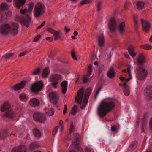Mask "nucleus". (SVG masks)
Returning <instances> with one entry per match:
<instances>
[{
  "label": "nucleus",
  "instance_id": "obj_54",
  "mask_svg": "<svg viewBox=\"0 0 152 152\" xmlns=\"http://www.w3.org/2000/svg\"><path fill=\"white\" fill-rule=\"evenodd\" d=\"M41 37V36L40 35H38L34 38V42H37L39 40Z\"/></svg>",
  "mask_w": 152,
  "mask_h": 152
},
{
  "label": "nucleus",
  "instance_id": "obj_55",
  "mask_svg": "<svg viewBox=\"0 0 152 152\" xmlns=\"http://www.w3.org/2000/svg\"><path fill=\"white\" fill-rule=\"evenodd\" d=\"M12 15V13L11 12H8L5 15L6 16L5 18L6 19H8L9 17L11 16Z\"/></svg>",
  "mask_w": 152,
  "mask_h": 152
},
{
  "label": "nucleus",
  "instance_id": "obj_57",
  "mask_svg": "<svg viewBox=\"0 0 152 152\" xmlns=\"http://www.w3.org/2000/svg\"><path fill=\"white\" fill-rule=\"evenodd\" d=\"M27 11V9H25L24 10L21 9L20 10V12L22 14H23L26 13Z\"/></svg>",
  "mask_w": 152,
  "mask_h": 152
},
{
  "label": "nucleus",
  "instance_id": "obj_59",
  "mask_svg": "<svg viewBox=\"0 0 152 152\" xmlns=\"http://www.w3.org/2000/svg\"><path fill=\"white\" fill-rule=\"evenodd\" d=\"M96 57L95 54H93L91 56L90 58L91 61H93L95 60V58Z\"/></svg>",
  "mask_w": 152,
  "mask_h": 152
},
{
  "label": "nucleus",
  "instance_id": "obj_7",
  "mask_svg": "<svg viewBox=\"0 0 152 152\" xmlns=\"http://www.w3.org/2000/svg\"><path fill=\"white\" fill-rule=\"evenodd\" d=\"M16 20L20 22L22 25L28 27L29 26L31 18L27 16L26 18H23L18 16L16 17Z\"/></svg>",
  "mask_w": 152,
  "mask_h": 152
},
{
  "label": "nucleus",
  "instance_id": "obj_11",
  "mask_svg": "<svg viewBox=\"0 0 152 152\" xmlns=\"http://www.w3.org/2000/svg\"><path fill=\"white\" fill-rule=\"evenodd\" d=\"M49 97L50 100L53 103L56 104L58 100V94L55 92L52 91L49 95Z\"/></svg>",
  "mask_w": 152,
  "mask_h": 152
},
{
  "label": "nucleus",
  "instance_id": "obj_1",
  "mask_svg": "<svg viewBox=\"0 0 152 152\" xmlns=\"http://www.w3.org/2000/svg\"><path fill=\"white\" fill-rule=\"evenodd\" d=\"M84 91L85 89L83 87L79 90L75 98L76 102L80 104V108L82 110L85 109L87 104L92 89L91 88H88L85 93Z\"/></svg>",
  "mask_w": 152,
  "mask_h": 152
},
{
  "label": "nucleus",
  "instance_id": "obj_51",
  "mask_svg": "<svg viewBox=\"0 0 152 152\" xmlns=\"http://www.w3.org/2000/svg\"><path fill=\"white\" fill-rule=\"evenodd\" d=\"M90 3L89 0H82L80 2V4H88Z\"/></svg>",
  "mask_w": 152,
  "mask_h": 152
},
{
  "label": "nucleus",
  "instance_id": "obj_23",
  "mask_svg": "<svg viewBox=\"0 0 152 152\" xmlns=\"http://www.w3.org/2000/svg\"><path fill=\"white\" fill-rule=\"evenodd\" d=\"M126 27L125 22H121L118 26V29L119 32L121 34H123L124 31Z\"/></svg>",
  "mask_w": 152,
  "mask_h": 152
},
{
  "label": "nucleus",
  "instance_id": "obj_4",
  "mask_svg": "<svg viewBox=\"0 0 152 152\" xmlns=\"http://www.w3.org/2000/svg\"><path fill=\"white\" fill-rule=\"evenodd\" d=\"M45 11V7L43 4L38 2L35 5L34 9V15L36 18L43 16Z\"/></svg>",
  "mask_w": 152,
  "mask_h": 152
},
{
  "label": "nucleus",
  "instance_id": "obj_52",
  "mask_svg": "<svg viewBox=\"0 0 152 152\" xmlns=\"http://www.w3.org/2000/svg\"><path fill=\"white\" fill-rule=\"evenodd\" d=\"M12 152H21L19 151V146L14 147L12 150Z\"/></svg>",
  "mask_w": 152,
  "mask_h": 152
},
{
  "label": "nucleus",
  "instance_id": "obj_42",
  "mask_svg": "<svg viewBox=\"0 0 152 152\" xmlns=\"http://www.w3.org/2000/svg\"><path fill=\"white\" fill-rule=\"evenodd\" d=\"M19 151L21 152H27V150L24 146H19Z\"/></svg>",
  "mask_w": 152,
  "mask_h": 152
},
{
  "label": "nucleus",
  "instance_id": "obj_44",
  "mask_svg": "<svg viewBox=\"0 0 152 152\" xmlns=\"http://www.w3.org/2000/svg\"><path fill=\"white\" fill-rule=\"evenodd\" d=\"M131 5V3L128 1L126 2V3L124 5V9L126 10H128L129 9L130 6Z\"/></svg>",
  "mask_w": 152,
  "mask_h": 152
},
{
  "label": "nucleus",
  "instance_id": "obj_24",
  "mask_svg": "<svg viewBox=\"0 0 152 152\" xmlns=\"http://www.w3.org/2000/svg\"><path fill=\"white\" fill-rule=\"evenodd\" d=\"M128 50L129 54L134 60L135 59L134 58V57L137 55V52L135 51L134 48L132 47H130L128 49Z\"/></svg>",
  "mask_w": 152,
  "mask_h": 152
},
{
  "label": "nucleus",
  "instance_id": "obj_43",
  "mask_svg": "<svg viewBox=\"0 0 152 152\" xmlns=\"http://www.w3.org/2000/svg\"><path fill=\"white\" fill-rule=\"evenodd\" d=\"M54 111L52 109H48L46 112L47 115L49 116H52L54 114Z\"/></svg>",
  "mask_w": 152,
  "mask_h": 152
},
{
  "label": "nucleus",
  "instance_id": "obj_26",
  "mask_svg": "<svg viewBox=\"0 0 152 152\" xmlns=\"http://www.w3.org/2000/svg\"><path fill=\"white\" fill-rule=\"evenodd\" d=\"M124 88L123 91L124 94L126 96H128L129 95L130 92L129 91V87L128 86L126 83H124L123 85Z\"/></svg>",
  "mask_w": 152,
  "mask_h": 152
},
{
  "label": "nucleus",
  "instance_id": "obj_6",
  "mask_svg": "<svg viewBox=\"0 0 152 152\" xmlns=\"http://www.w3.org/2000/svg\"><path fill=\"white\" fill-rule=\"evenodd\" d=\"M44 86L42 81H37L34 83L31 86V90L35 93L40 91L44 87Z\"/></svg>",
  "mask_w": 152,
  "mask_h": 152
},
{
  "label": "nucleus",
  "instance_id": "obj_8",
  "mask_svg": "<svg viewBox=\"0 0 152 152\" xmlns=\"http://www.w3.org/2000/svg\"><path fill=\"white\" fill-rule=\"evenodd\" d=\"M133 62L135 64L138 65L147 63L148 61L145 58L144 54L140 53L137 56V58L134 60Z\"/></svg>",
  "mask_w": 152,
  "mask_h": 152
},
{
  "label": "nucleus",
  "instance_id": "obj_45",
  "mask_svg": "<svg viewBox=\"0 0 152 152\" xmlns=\"http://www.w3.org/2000/svg\"><path fill=\"white\" fill-rule=\"evenodd\" d=\"M71 55L72 58L75 60H77L75 51L74 50H72L71 51Z\"/></svg>",
  "mask_w": 152,
  "mask_h": 152
},
{
  "label": "nucleus",
  "instance_id": "obj_20",
  "mask_svg": "<svg viewBox=\"0 0 152 152\" xmlns=\"http://www.w3.org/2000/svg\"><path fill=\"white\" fill-rule=\"evenodd\" d=\"M29 104L32 107L38 106L40 104V102L37 98H32L30 100Z\"/></svg>",
  "mask_w": 152,
  "mask_h": 152
},
{
  "label": "nucleus",
  "instance_id": "obj_41",
  "mask_svg": "<svg viewBox=\"0 0 152 152\" xmlns=\"http://www.w3.org/2000/svg\"><path fill=\"white\" fill-rule=\"evenodd\" d=\"M77 106L76 105H75L72 107L71 112V114L73 115H75L77 112Z\"/></svg>",
  "mask_w": 152,
  "mask_h": 152
},
{
  "label": "nucleus",
  "instance_id": "obj_34",
  "mask_svg": "<svg viewBox=\"0 0 152 152\" xmlns=\"http://www.w3.org/2000/svg\"><path fill=\"white\" fill-rule=\"evenodd\" d=\"M34 6V4L33 2H31L28 4L27 10L30 14L32 13Z\"/></svg>",
  "mask_w": 152,
  "mask_h": 152
},
{
  "label": "nucleus",
  "instance_id": "obj_39",
  "mask_svg": "<svg viewBox=\"0 0 152 152\" xmlns=\"http://www.w3.org/2000/svg\"><path fill=\"white\" fill-rule=\"evenodd\" d=\"M38 146L37 142H34L30 144L29 146V149L30 150H31L35 148Z\"/></svg>",
  "mask_w": 152,
  "mask_h": 152
},
{
  "label": "nucleus",
  "instance_id": "obj_3",
  "mask_svg": "<svg viewBox=\"0 0 152 152\" xmlns=\"http://www.w3.org/2000/svg\"><path fill=\"white\" fill-rule=\"evenodd\" d=\"M18 24L15 22L3 25L0 27V33L3 34L10 33L15 35L18 33Z\"/></svg>",
  "mask_w": 152,
  "mask_h": 152
},
{
  "label": "nucleus",
  "instance_id": "obj_61",
  "mask_svg": "<svg viewBox=\"0 0 152 152\" xmlns=\"http://www.w3.org/2000/svg\"><path fill=\"white\" fill-rule=\"evenodd\" d=\"M149 125L150 129L152 131V118L149 121Z\"/></svg>",
  "mask_w": 152,
  "mask_h": 152
},
{
  "label": "nucleus",
  "instance_id": "obj_2",
  "mask_svg": "<svg viewBox=\"0 0 152 152\" xmlns=\"http://www.w3.org/2000/svg\"><path fill=\"white\" fill-rule=\"evenodd\" d=\"M115 106L113 101H105L99 105L98 108L97 113L100 117L106 116L107 113L111 111Z\"/></svg>",
  "mask_w": 152,
  "mask_h": 152
},
{
  "label": "nucleus",
  "instance_id": "obj_56",
  "mask_svg": "<svg viewBox=\"0 0 152 152\" xmlns=\"http://www.w3.org/2000/svg\"><path fill=\"white\" fill-rule=\"evenodd\" d=\"M66 34L68 33L70 31V29L67 28L66 26H64V28Z\"/></svg>",
  "mask_w": 152,
  "mask_h": 152
},
{
  "label": "nucleus",
  "instance_id": "obj_46",
  "mask_svg": "<svg viewBox=\"0 0 152 152\" xmlns=\"http://www.w3.org/2000/svg\"><path fill=\"white\" fill-rule=\"evenodd\" d=\"M8 5L5 3H2L0 6V10H3L8 8Z\"/></svg>",
  "mask_w": 152,
  "mask_h": 152
},
{
  "label": "nucleus",
  "instance_id": "obj_10",
  "mask_svg": "<svg viewBox=\"0 0 152 152\" xmlns=\"http://www.w3.org/2000/svg\"><path fill=\"white\" fill-rule=\"evenodd\" d=\"M108 26L109 30L111 31H114L116 28V23L114 17L111 18L109 20Z\"/></svg>",
  "mask_w": 152,
  "mask_h": 152
},
{
  "label": "nucleus",
  "instance_id": "obj_28",
  "mask_svg": "<svg viewBox=\"0 0 152 152\" xmlns=\"http://www.w3.org/2000/svg\"><path fill=\"white\" fill-rule=\"evenodd\" d=\"M145 5V3L143 1H138L136 4V7L137 9L140 10L142 9Z\"/></svg>",
  "mask_w": 152,
  "mask_h": 152
},
{
  "label": "nucleus",
  "instance_id": "obj_12",
  "mask_svg": "<svg viewBox=\"0 0 152 152\" xmlns=\"http://www.w3.org/2000/svg\"><path fill=\"white\" fill-rule=\"evenodd\" d=\"M17 113L18 112L16 110H12L11 109L5 113L3 116L8 118L12 119L15 117V114Z\"/></svg>",
  "mask_w": 152,
  "mask_h": 152
},
{
  "label": "nucleus",
  "instance_id": "obj_38",
  "mask_svg": "<svg viewBox=\"0 0 152 152\" xmlns=\"http://www.w3.org/2000/svg\"><path fill=\"white\" fill-rule=\"evenodd\" d=\"M8 135V134L6 132H1L0 133V138L1 139H3Z\"/></svg>",
  "mask_w": 152,
  "mask_h": 152
},
{
  "label": "nucleus",
  "instance_id": "obj_60",
  "mask_svg": "<svg viewBox=\"0 0 152 152\" xmlns=\"http://www.w3.org/2000/svg\"><path fill=\"white\" fill-rule=\"evenodd\" d=\"M85 149L86 152H93L88 146L86 147Z\"/></svg>",
  "mask_w": 152,
  "mask_h": 152
},
{
  "label": "nucleus",
  "instance_id": "obj_64",
  "mask_svg": "<svg viewBox=\"0 0 152 152\" xmlns=\"http://www.w3.org/2000/svg\"><path fill=\"white\" fill-rule=\"evenodd\" d=\"M26 52H23L21 53L19 55V56L20 57H22L24 55H25L26 54Z\"/></svg>",
  "mask_w": 152,
  "mask_h": 152
},
{
  "label": "nucleus",
  "instance_id": "obj_49",
  "mask_svg": "<svg viewBox=\"0 0 152 152\" xmlns=\"http://www.w3.org/2000/svg\"><path fill=\"white\" fill-rule=\"evenodd\" d=\"M53 82H52L51 83V85H52V86L55 88H57V85L59 83L58 81H54Z\"/></svg>",
  "mask_w": 152,
  "mask_h": 152
},
{
  "label": "nucleus",
  "instance_id": "obj_16",
  "mask_svg": "<svg viewBox=\"0 0 152 152\" xmlns=\"http://www.w3.org/2000/svg\"><path fill=\"white\" fill-rule=\"evenodd\" d=\"M141 22L143 30L145 31H148L151 27L150 23L148 21L144 20H141Z\"/></svg>",
  "mask_w": 152,
  "mask_h": 152
},
{
  "label": "nucleus",
  "instance_id": "obj_40",
  "mask_svg": "<svg viewBox=\"0 0 152 152\" xmlns=\"http://www.w3.org/2000/svg\"><path fill=\"white\" fill-rule=\"evenodd\" d=\"M15 53H7L4 55L5 57L7 59H10L13 57Z\"/></svg>",
  "mask_w": 152,
  "mask_h": 152
},
{
  "label": "nucleus",
  "instance_id": "obj_9",
  "mask_svg": "<svg viewBox=\"0 0 152 152\" xmlns=\"http://www.w3.org/2000/svg\"><path fill=\"white\" fill-rule=\"evenodd\" d=\"M34 120L41 122H44L46 120V117L45 115L40 113H35L33 116Z\"/></svg>",
  "mask_w": 152,
  "mask_h": 152
},
{
  "label": "nucleus",
  "instance_id": "obj_50",
  "mask_svg": "<svg viewBox=\"0 0 152 152\" xmlns=\"http://www.w3.org/2000/svg\"><path fill=\"white\" fill-rule=\"evenodd\" d=\"M59 127L58 126H57L56 127V128L53 129V132L52 134L53 136H55L57 134L58 130V129Z\"/></svg>",
  "mask_w": 152,
  "mask_h": 152
},
{
  "label": "nucleus",
  "instance_id": "obj_62",
  "mask_svg": "<svg viewBox=\"0 0 152 152\" xmlns=\"http://www.w3.org/2000/svg\"><path fill=\"white\" fill-rule=\"evenodd\" d=\"M148 116V114L147 113H145L143 118L142 121H146L147 119Z\"/></svg>",
  "mask_w": 152,
  "mask_h": 152
},
{
  "label": "nucleus",
  "instance_id": "obj_47",
  "mask_svg": "<svg viewBox=\"0 0 152 152\" xmlns=\"http://www.w3.org/2000/svg\"><path fill=\"white\" fill-rule=\"evenodd\" d=\"M92 68L91 64H90L87 69V72L89 75H90L92 72Z\"/></svg>",
  "mask_w": 152,
  "mask_h": 152
},
{
  "label": "nucleus",
  "instance_id": "obj_22",
  "mask_svg": "<svg viewBox=\"0 0 152 152\" xmlns=\"http://www.w3.org/2000/svg\"><path fill=\"white\" fill-rule=\"evenodd\" d=\"M61 91L63 94H65L67 90V82L64 81L62 82L61 84Z\"/></svg>",
  "mask_w": 152,
  "mask_h": 152
},
{
  "label": "nucleus",
  "instance_id": "obj_63",
  "mask_svg": "<svg viewBox=\"0 0 152 152\" xmlns=\"http://www.w3.org/2000/svg\"><path fill=\"white\" fill-rule=\"evenodd\" d=\"M45 21H44L41 25L37 27V29H38L41 28L43 26L45 25Z\"/></svg>",
  "mask_w": 152,
  "mask_h": 152
},
{
  "label": "nucleus",
  "instance_id": "obj_13",
  "mask_svg": "<svg viewBox=\"0 0 152 152\" xmlns=\"http://www.w3.org/2000/svg\"><path fill=\"white\" fill-rule=\"evenodd\" d=\"M27 81H23L21 82L20 83L15 85L10 88V89L14 91H18L23 88L26 84Z\"/></svg>",
  "mask_w": 152,
  "mask_h": 152
},
{
  "label": "nucleus",
  "instance_id": "obj_15",
  "mask_svg": "<svg viewBox=\"0 0 152 152\" xmlns=\"http://www.w3.org/2000/svg\"><path fill=\"white\" fill-rule=\"evenodd\" d=\"M144 93L145 95L147 97H152V86L151 85L147 86L144 90Z\"/></svg>",
  "mask_w": 152,
  "mask_h": 152
},
{
  "label": "nucleus",
  "instance_id": "obj_19",
  "mask_svg": "<svg viewBox=\"0 0 152 152\" xmlns=\"http://www.w3.org/2000/svg\"><path fill=\"white\" fill-rule=\"evenodd\" d=\"M97 42L100 46H104V35L103 34L99 35L97 39Z\"/></svg>",
  "mask_w": 152,
  "mask_h": 152
},
{
  "label": "nucleus",
  "instance_id": "obj_35",
  "mask_svg": "<svg viewBox=\"0 0 152 152\" xmlns=\"http://www.w3.org/2000/svg\"><path fill=\"white\" fill-rule=\"evenodd\" d=\"M33 132L34 135L37 137L39 138L41 136V132L37 128H35L33 130Z\"/></svg>",
  "mask_w": 152,
  "mask_h": 152
},
{
  "label": "nucleus",
  "instance_id": "obj_17",
  "mask_svg": "<svg viewBox=\"0 0 152 152\" xmlns=\"http://www.w3.org/2000/svg\"><path fill=\"white\" fill-rule=\"evenodd\" d=\"M62 77L60 75L58 74H52L49 78L50 82L58 81L62 80Z\"/></svg>",
  "mask_w": 152,
  "mask_h": 152
},
{
  "label": "nucleus",
  "instance_id": "obj_30",
  "mask_svg": "<svg viewBox=\"0 0 152 152\" xmlns=\"http://www.w3.org/2000/svg\"><path fill=\"white\" fill-rule=\"evenodd\" d=\"M132 68V67L131 66L129 65L128 66L127 68V72L128 73V75L129 77V78H127L126 80H125L126 81L128 82L129 81L130 79H131L132 78V77L131 74V70Z\"/></svg>",
  "mask_w": 152,
  "mask_h": 152
},
{
  "label": "nucleus",
  "instance_id": "obj_25",
  "mask_svg": "<svg viewBox=\"0 0 152 152\" xmlns=\"http://www.w3.org/2000/svg\"><path fill=\"white\" fill-rule=\"evenodd\" d=\"M50 72L49 68L48 67H45L42 71V78H46Z\"/></svg>",
  "mask_w": 152,
  "mask_h": 152
},
{
  "label": "nucleus",
  "instance_id": "obj_36",
  "mask_svg": "<svg viewBox=\"0 0 152 152\" xmlns=\"http://www.w3.org/2000/svg\"><path fill=\"white\" fill-rule=\"evenodd\" d=\"M96 10L97 12H100L101 10L102 3L100 1H98L96 4Z\"/></svg>",
  "mask_w": 152,
  "mask_h": 152
},
{
  "label": "nucleus",
  "instance_id": "obj_5",
  "mask_svg": "<svg viewBox=\"0 0 152 152\" xmlns=\"http://www.w3.org/2000/svg\"><path fill=\"white\" fill-rule=\"evenodd\" d=\"M148 71L145 68L139 67L136 69V75L137 78L139 80H144L148 75Z\"/></svg>",
  "mask_w": 152,
  "mask_h": 152
},
{
  "label": "nucleus",
  "instance_id": "obj_53",
  "mask_svg": "<svg viewBox=\"0 0 152 152\" xmlns=\"http://www.w3.org/2000/svg\"><path fill=\"white\" fill-rule=\"evenodd\" d=\"M101 89H102V88L101 87H100L99 88V89L96 91V95H95V99L98 96V95L99 94Z\"/></svg>",
  "mask_w": 152,
  "mask_h": 152
},
{
  "label": "nucleus",
  "instance_id": "obj_31",
  "mask_svg": "<svg viewBox=\"0 0 152 152\" xmlns=\"http://www.w3.org/2000/svg\"><path fill=\"white\" fill-rule=\"evenodd\" d=\"M61 34V33L60 31H55L53 34L54 35V37L55 38L54 40L56 41L60 39V35Z\"/></svg>",
  "mask_w": 152,
  "mask_h": 152
},
{
  "label": "nucleus",
  "instance_id": "obj_37",
  "mask_svg": "<svg viewBox=\"0 0 152 152\" xmlns=\"http://www.w3.org/2000/svg\"><path fill=\"white\" fill-rule=\"evenodd\" d=\"M89 75L86 74L83 76V83H86L88 82L89 80Z\"/></svg>",
  "mask_w": 152,
  "mask_h": 152
},
{
  "label": "nucleus",
  "instance_id": "obj_58",
  "mask_svg": "<svg viewBox=\"0 0 152 152\" xmlns=\"http://www.w3.org/2000/svg\"><path fill=\"white\" fill-rule=\"evenodd\" d=\"M67 110V108L66 104L64 105V107L63 110V113L64 115H65L66 113Z\"/></svg>",
  "mask_w": 152,
  "mask_h": 152
},
{
  "label": "nucleus",
  "instance_id": "obj_33",
  "mask_svg": "<svg viewBox=\"0 0 152 152\" xmlns=\"http://www.w3.org/2000/svg\"><path fill=\"white\" fill-rule=\"evenodd\" d=\"M40 73V69L39 67H37L34 69L31 72L32 75L35 76L38 75Z\"/></svg>",
  "mask_w": 152,
  "mask_h": 152
},
{
  "label": "nucleus",
  "instance_id": "obj_48",
  "mask_svg": "<svg viewBox=\"0 0 152 152\" xmlns=\"http://www.w3.org/2000/svg\"><path fill=\"white\" fill-rule=\"evenodd\" d=\"M46 31L48 32L53 34L56 30L52 28L48 27L46 28Z\"/></svg>",
  "mask_w": 152,
  "mask_h": 152
},
{
  "label": "nucleus",
  "instance_id": "obj_32",
  "mask_svg": "<svg viewBox=\"0 0 152 152\" xmlns=\"http://www.w3.org/2000/svg\"><path fill=\"white\" fill-rule=\"evenodd\" d=\"M140 47L141 48H143L148 50L152 49V46L148 44L140 45Z\"/></svg>",
  "mask_w": 152,
  "mask_h": 152
},
{
  "label": "nucleus",
  "instance_id": "obj_29",
  "mask_svg": "<svg viewBox=\"0 0 152 152\" xmlns=\"http://www.w3.org/2000/svg\"><path fill=\"white\" fill-rule=\"evenodd\" d=\"M107 75L110 78H113L115 75V72L113 67H111L107 73Z\"/></svg>",
  "mask_w": 152,
  "mask_h": 152
},
{
  "label": "nucleus",
  "instance_id": "obj_14",
  "mask_svg": "<svg viewBox=\"0 0 152 152\" xmlns=\"http://www.w3.org/2000/svg\"><path fill=\"white\" fill-rule=\"evenodd\" d=\"M12 109L10 103L8 102H5L2 106L0 108L1 112H7L10 110Z\"/></svg>",
  "mask_w": 152,
  "mask_h": 152
},
{
  "label": "nucleus",
  "instance_id": "obj_27",
  "mask_svg": "<svg viewBox=\"0 0 152 152\" xmlns=\"http://www.w3.org/2000/svg\"><path fill=\"white\" fill-rule=\"evenodd\" d=\"M28 96L25 94H21L19 96V99L22 102H26L28 99Z\"/></svg>",
  "mask_w": 152,
  "mask_h": 152
},
{
  "label": "nucleus",
  "instance_id": "obj_21",
  "mask_svg": "<svg viewBox=\"0 0 152 152\" xmlns=\"http://www.w3.org/2000/svg\"><path fill=\"white\" fill-rule=\"evenodd\" d=\"M72 148H75V149H78L79 150L81 148L79 144L78 138L75 139L72 145Z\"/></svg>",
  "mask_w": 152,
  "mask_h": 152
},
{
  "label": "nucleus",
  "instance_id": "obj_18",
  "mask_svg": "<svg viewBox=\"0 0 152 152\" xmlns=\"http://www.w3.org/2000/svg\"><path fill=\"white\" fill-rule=\"evenodd\" d=\"M26 0H14L13 2L16 7L18 9L20 7L23 6L25 4Z\"/></svg>",
  "mask_w": 152,
  "mask_h": 152
}]
</instances>
